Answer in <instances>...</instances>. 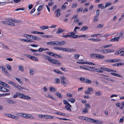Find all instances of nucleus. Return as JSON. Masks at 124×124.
Segmentation results:
<instances>
[{"mask_svg": "<svg viewBox=\"0 0 124 124\" xmlns=\"http://www.w3.org/2000/svg\"><path fill=\"white\" fill-rule=\"evenodd\" d=\"M87 120H86V121H88L90 122L93 123V121L92 120H94V119H92L91 118H88V119L86 118Z\"/></svg>", "mask_w": 124, "mask_h": 124, "instance_id": "c9c22d12", "label": "nucleus"}, {"mask_svg": "<svg viewBox=\"0 0 124 124\" xmlns=\"http://www.w3.org/2000/svg\"><path fill=\"white\" fill-rule=\"evenodd\" d=\"M6 20L8 21H11L14 22L16 23V20L12 19L11 18L8 19H6Z\"/></svg>", "mask_w": 124, "mask_h": 124, "instance_id": "412c9836", "label": "nucleus"}, {"mask_svg": "<svg viewBox=\"0 0 124 124\" xmlns=\"http://www.w3.org/2000/svg\"><path fill=\"white\" fill-rule=\"evenodd\" d=\"M49 28L48 26H42L41 27H40V28L43 30H44L45 29H48Z\"/></svg>", "mask_w": 124, "mask_h": 124, "instance_id": "a211bd4d", "label": "nucleus"}, {"mask_svg": "<svg viewBox=\"0 0 124 124\" xmlns=\"http://www.w3.org/2000/svg\"><path fill=\"white\" fill-rule=\"evenodd\" d=\"M110 74L114 76H117L121 78H122V77L121 76L119 75L117 73H115L113 72L110 73Z\"/></svg>", "mask_w": 124, "mask_h": 124, "instance_id": "2eb2a0df", "label": "nucleus"}, {"mask_svg": "<svg viewBox=\"0 0 124 124\" xmlns=\"http://www.w3.org/2000/svg\"><path fill=\"white\" fill-rule=\"evenodd\" d=\"M16 94H17V95L18 96V97H19L20 98L23 99L24 96V94L22 93H16Z\"/></svg>", "mask_w": 124, "mask_h": 124, "instance_id": "39448f33", "label": "nucleus"}, {"mask_svg": "<svg viewBox=\"0 0 124 124\" xmlns=\"http://www.w3.org/2000/svg\"><path fill=\"white\" fill-rule=\"evenodd\" d=\"M48 115H39V116L40 117L42 118H44L45 119H48Z\"/></svg>", "mask_w": 124, "mask_h": 124, "instance_id": "4468645a", "label": "nucleus"}, {"mask_svg": "<svg viewBox=\"0 0 124 124\" xmlns=\"http://www.w3.org/2000/svg\"><path fill=\"white\" fill-rule=\"evenodd\" d=\"M8 83L9 84H11L12 85L14 86L15 87V86H16L17 85L15 83L12 81H9L8 82Z\"/></svg>", "mask_w": 124, "mask_h": 124, "instance_id": "5701e85b", "label": "nucleus"}, {"mask_svg": "<svg viewBox=\"0 0 124 124\" xmlns=\"http://www.w3.org/2000/svg\"><path fill=\"white\" fill-rule=\"evenodd\" d=\"M64 103V104L67 105L69 104L68 101L65 100H64L63 101Z\"/></svg>", "mask_w": 124, "mask_h": 124, "instance_id": "774afa93", "label": "nucleus"}, {"mask_svg": "<svg viewBox=\"0 0 124 124\" xmlns=\"http://www.w3.org/2000/svg\"><path fill=\"white\" fill-rule=\"evenodd\" d=\"M1 23H2L6 25H9V24H10V22H8V21H2L1 22Z\"/></svg>", "mask_w": 124, "mask_h": 124, "instance_id": "7c9ffc66", "label": "nucleus"}, {"mask_svg": "<svg viewBox=\"0 0 124 124\" xmlns=\"http://www.w3.org/2000/svg\"><path fill=\"white\" fill-rule=\"evenodd\" d=\"M55 94L58 98L60 99L62 98V94L58 92H56Z\"/></svg>", "mask_w": 124, "mask_h": 124, "instance_id": "9b49d317", "label": "nucleus"}, {"mask_svg": "<svg viewBox=\"0 0 124 124\" xmlns=\"http://www.w3.org/2000/svg\"><path fill=\"white\" fill-rule=\"evenodd\" d=\"M86 79L85 78L82 77H80L79 78L80 80L81 81L84 83H85V80Z\"/></svg>", "mask_w": 124, "mask_h": 124, "instance_id": "f704fd0d", "label": "nucleus"}, {"mask_svg": "<svg viewBox=\"0 0 124 124\" xmlns=\"http://www.w3.org/2000/svg\"><path fill=\"white\" fill-rule=\"evenodd\" d=\"M93 121V120H92ZM94 123L98 124H101L103 123V122L99 120H95L94 119L93 120Z\"/></svg>", "mask_w": 124, "mask_h": 124, "instance_id": "f3484780", "label": "nucleus"}, {"mask_svg": "<svg viewBox=\"0 0 124 124\" xmlns=\"http://www.w3.org/2000/svg\"><path fill=\"white\" fill-rule=\"evenodd\" d=\"M8 116L9 117L14 119V115H11L10 114H8Z\"/></svg>", "mask_w": 124, "mask_h": 124, "instance_id": "0e129e2a", "label": "nucleus"}, {"mask_svg": "<svg viewBox=\"0 0 124 124\" xmlns=\"http://www.w3.org/2000/svg\"><path fill=\"white\" fill-rule=\"evenodd\" d=\"M64 31H65L64 30H62L61 28H59L58 30V31L56 32V33H57L60 34Z\"/></svg>", "mask_w": 124, "mask_h": 124, "instance_id": "ddd939ff", "label": "nucleus"}, {"mask_svg": "<svg viewBox=\"0 0 124 124\" xmlns=\"http://www.w3.org/2000/svg\"><path fill=\"white\" fill-rule=\"evenodd\" d=\"M111 3H106L105 6V7H108L110 6L111 5Z\"/></svg>", "mask_w": 124, "mask_h": 124, "instance_id": "09e8293b", "label": "nucleus"}, {"mask_svg": "<svg viewBox=\"0 0 124 124\" xmlns=\"http://www.w3.org/2000/svg\"><path fill=\"white\" fill-rule=\"evenodd\" d=\"M54 63L55 64L58 66H60L61 65V63L59 61L57 60H55Z\"/></svg>", "mask_w": 124, "mask_h": 124, "instance_id": "c85d7f7f", "label": "nucleus"}, {"mask_svg": "<svg viewBox=\"0 0 124 124\" xmlns=\"http://www.w3.org/2000/svg\"><path fill=\"white\" fill-rule=\"evenodd\" d=\"M16 80H17L20 84H21L22 85V82L19 78H16Z\"/></svg>", "mask_w": 124, "mask_h": 124, "instance_id": "864d4df0", "label": "nucleus"}, {"mask_svg": "<svg viewBox=\"0 0 124 124\" xmlns=\"http://www.w3.org/2000/svg\"><path fill=\"white\" fill-rule=\"evenodd\" d=\"M30 35L28 34H24L23 35V36L24 37L26 38L27 39H30L29 37H30Z\"/></svg>", "mask_w": 124, "mask_h": 124, "instance_id": "a19ab883", "label": "nucleus"}, {"mask_svg": "<svg viewBox=\"0 0 124 124\" xmlns=\"http://www.w3.org/2000/svg\"><path fill=\"white\" fill-rule=\"evenodd\" d=\"M103 24H100L97 26V27L98 29L100 28H102L103 26Z\"/></svg>", "mask_w": 124, "mask_h": 124, "instance_id": "a18cd8bd", "label": "nucleus"}, {"mask_svg": "<svg viewBox=\"0 0 124 124\" xmlns=\"http://www.w3.org/2000/svg\"><path fill=\"white\" fill-rule=\"evenodd\" d=\"M112 60V62H116L121 61V60L120 59H114Z\"/></svg>", "mask_w": 124, "mask_h": 124, "instance_id": "9d476101", "label": "nucleus"}, {"mask_svg": "<svg viewBox=\"0 0 124 124\" xmlns=\"http://www.w3.org/2000/svg\"><path fill=\"white\" fill-rule=\"evenodd\" d=\"M46 53L47 54H49L50 55L53 56L54 55V54L52 52H46Z\"/></svg>", "mask_w": 124, "mask_h": 124, "instance_id": "bb28decb", "label": "nucleus"}, {"mask_svg": "<svg viewBox=\"0 0 124 124\" xmlns=\"http://www.w3.org/2000/svg\"><path fill=\"white\" fill-rule=\"evenodd\" d=\"M48 60L50 62L53 64H55V60L54 59H52L50 57V58H49Z\"/></svg>", "mask_w": 124, "mask_h": 124, "instance_id": "1a4fd4ad", "label": "nucleus"}, {"mask_svg": "<svg viewBox=\"0 0 124 124\" xmlns=\"http://www.w3.org/2000/svg\"><path fill=\"white\" fill-rule=\"evenodd\" d=\"M65 108L68 110L70 111H71V110L70 108L68 105L65 106Z\"/></svg>", "mask_w": 124, "mask_h": 124, "instance_id": "338daca9", "label": "nucleus"}, {"mask_svg": "<svg viewBox=\"0 0 124 124\" xmlns=\"http://www.w3.org/2000/svg\"><path fill=\"white\" fill-rule=\"evenodd\" d=\"M124 65V63H121L119 62L118 63L114 64L112 65V66H118Z\"/></svg>", "mask_w": 124, "mask_h": 124, "instance_id": "0eeeda50", "label": "nucleus"}, {"mask_svg": "<svg viewBox=\"0 0 124 124\" xmlns=\"http://www.w3.org/2000/svg\"><path fill=\"white\" fill-rule=\"evenodd\" d=\"M68 100L72 103H73L75 101V99L74 98L69 99H68Z\"/></svg>", "mask_w": 124, "mask_h": 124, "instance_id": "ea45409f", "label": "nucleus"}, {"mask_svg": "<svg viewBox=\"0 0 124 124\" xmlns=\"http://www.w3.org/2000/svg\"><path fill=\"white\" fill-rule=\"evenodd\" d=\"M85 67H87L88 68L91 69L93 71H95L96 68L93 67H90L89 66H86Z\"/></svg>", "mask_w": 124, "mask_h": 124, "instance_id": "a878e982", "label": "nucleus"}, {"mask_svg": "<svg viewBox=\"0 0 124 124\" xmlns=\"http://www.w3.org/2000/svg\"><path fill=\"white\" fill-rule=\"evenodd\" d=\"M124 52V51H120V50H117L116 51V53H115V54L116 55L117 54H120L121 53Z\"/></svg>", "mask_w": 124, "mask_h": 124, "instance_id": "393cba45", "label": "nucleus"}, {"mask_svg": "<svg viewBox=\"0 0 124 124\" xmlns=\"http://www.w3.org/2000/svg\"><path fill=\"white\" fill-rule=\"evenodd\" d=\"M54 72L58 74H60L61 75H63V73L60 71L58 69H54Z\"/></svg>", "mask_w": 124, "mask_h": 124, "instance_id": "423d86ee", "label": "nucleus"}, {"mask_svg": "<svg viewBox=\"0 0 124 124\" xmlns=\"http://www.w3.org/2000/svg\"><path fill=\"white\" fill-rule=\"evenodd\" d=\"M66 43V42L65 41H62L60 42V46H61L64 45Z\"/></svg>", "mask_w": 124, "mask_h": 124, "instance_id": "72a5a7b5", "label": "nucleus"}, {"mask_svg": "<svg viewBox=\"0 0 124 124\" xmlns=\"http://www.w3.org/2000/svg\"><path fill=\"white\" fill-rule=\"evenodd\" d=\"M53 56L54 57H55L56 58H59L60 57V58H62V57L61 56H59V55L56 54H54V55Z\"/></svg>", "mask_w": 124, "mask_h": 124, "instance_id": "2f4dec72", "label": "nucleus"}, {"mask_svg": "<svg viewBox=\"0 0 124 124\" xmlns=\"http://www.w3.org/2000/svg\"><path fill=\"white\" fill-rule=\"evenodd\" d=\"M91 83V81L88 79L86 78L85 80V83Z\"/></svg>", "mask_w": 124, "mask_h": 124, "instance_id": "e433bc0d", "label": "nucleus"}, {"mask_svg": "<svg viewBox=\"0 0 124 124\" xmlns=\"http://www.w3.org/2000/svg\"><path fill=\"white\" fill-rule=\"evenodd\" d=\"M88 110L87 108L84 109L83 110L82 113L83 114H84L88 112Z\"/></svg>", "mask_w": 124, "mask_h": 124, "instance_id": "69168bd1", "label": "nucleus"}, {"mask_svg": "<svg viewBox=\"0 0 124 124\" xmlns=\"http://www.w3.org/2000/svg\"><path fill=\"white\" fill-rule=\"evenodd\" d=\"M74 56L76 58L78 59L80 55L77 54H74Z\"/></svg>", "mask_w": 124, "mask_h": 124, "instance_id": "e2e57ef3", "label": "nucleus"}, {"mask_svg": "<svg viewBox=\"0 0 124 124\" xmlns=\"http://www.w3.org/2000/svg\"><path fill=\"white\" fill-rule=\"evenodd\" d=\"M25 114L24 113H17L16 115L24 117V116Z\"/></svg>", "mask_w": 124, "mask_h": 124, "instance_id": "4c0bfd02", "label": "nucleus"}, {"mask_svg": "<svg viewBox=\"0 0 124 124\" xmlns=\"http://www.w3.org/2000/svg\"><path fill=\"white\" fill-rule=\"evenodd\" d=\"M24 117L26 118H30L31 119H32L33 118V117L32 116L29 114H25L24 116Z\"/></svg>", "mask_w": 124, "mask_h": 124, "instance_id": "20e7f679", "label": "nucleus"}, {"mask_svg": "<svg viewBox=\"0 0 124 124\" xmlns=\"http://www.w3.org/2000/svg\"><path fill=\"white\" fill-rule=\"evenodd\" d=\"M30 58L31 60L35 61H37L38 60V59L36 57L34 56H30Z\"/></svg>", "mask_w": 124, "mask_h": 124, "instance_id": "dca6fc26", "label": "nucleus"}, {"mask_svg": "<svg viewBox=\"0 0 124 124\" xmlns=\"http://www.w3.org/2000/svg\"><path fill=\"white\" fill-rule=\"evenodd\" d=\"M29 37L30 39L31 40H34L35 36L30 35Z\"/></svg>", "mask_w": 124, "mask_h": 124, "instance_id": "603ef678", "label": "nucleus"}, {"mask_svg": "<svg viewBox=\"0 0 124 124\" xmlns=\"http://www.w3.org/2000/svg\"><path fill=\"white\" fill-rule=\"evenodd\" d=\"M109 49H104V54H106L109 53Z\"/></svg>", "mask_w": 124, "mask_h": 124, "instance_id": "c03bdc74", "label": "nucleus"}, {"mask_svg": "<svg viewBox=\"0 0 124 124\" xmlns=\"http://www.w3.org/2000/svg\"><path fill=\"white\" fill-rule=\"evenodd\" d=\"M55 46H60V42L58 41H54Z\"/></svg>", "mask_w": 124, "mask_h": 124, "instance_id": "8fccbe9b", "label": "nucleus"}, {"mask_svg": "<svg viewBox=\"0 0 124 124\" xmlns=\"http://www.w3.org/2000/svg\"><path fill=\"white\" fill-rule=\"evenodd\" d=\"M43 57L45 59H47L48 60L49 58H50V56H46V55H43Z\"/></svg>", "mask_w": 124, "mask_h": 124, "instance_id": "5fc2aeb1", "label": "nucleus"}, {"mask_svg": "<svg viewBox=\"0 0 124 124\" xmlns=\"http://www.w3.org/2000/svg\"><path fill=\"white\" fill-rule=\"evenodd\" d=\"M88 28V27L87 26H83L80 30L81 31H84L86 30Z\"/></svg>", "mask_w": 124, "mask_h": 124, "instance_id": "c756f323", "label": "nucleus"}, {"mask_svg": "<svg viewBox=\"0 0 124 124\" xmlns=\"http://www.w3.org/2000/svg\"><path fill=\"white\" fill-rule=\"evenodd\" d=\"M103 78L105 80H108L112 82H114L115 81L114 80L109 78H107L105 77H103Z\"/></svg>", "mask_w": 124, "mask_h": 124, "instance_id": "aec40b11", "label": "nucleus"}, {"mask_svg": "<svg viewBox=\"0 0 124 124\" xmlns=\"http://www.w3.org/2000/svg\"><path fill=\"white\" fill-rule=\"evenodd\" d=\"M23 96V99L28 100L30 99L31 98L30 97L27 95H24Z\"/></svg>", "mask_w": 124, "mask_h": 124, "instance_id": "b1692460", "label": "nucleus"}, {"mask_svg": "<svg viewBox=\"0 0 124 124\" xmlns=\"http://www.w3.org/2000/svg\"><path fill=\"white\" fill-rule=\"evenodd\" d=\"M49 88L50 91L52 92H54L56 90V89L55 88L51 87H50Z\"/></svg>", "mask_w": 124, "mask_h": 124, "instance_id": "cd10ccee", "label": "nucleus"}, {"mask_svg": "<svg viewBox=\"0 0 124 124\" xmlns=\"http://www.w3.org/2000/svg\"><path fill=\"white\" fill-rule=\"evenodd\" d=\"M49 2L50 3H48V6H51L53 4V3L52 2V0H50Z\"/></svg>", "mask_w": 124, "mask_h": 124, "instance_id": "680f3d73", "label": "nucleus"}, {"mask_svg": "<svg viewBox=\"0 0 124 124\" xmlns=\"http://www.w3.org/2000/svg\"><path fill=\"white\" fill-rule=\"evenodd\" d=\"M60 9H58L55 10V13L56 14V16L57 17H59L60 15L61 14L60 13Z\"/></svg>", "mask_w": 124, "mask_h": 124, "instance_id": "7ed1b4c3", "label": "nucleus"}, {"mask_svg": "<svg viewBox=\"0 0 124 124\" xmlns=\"http://www.w3.org/2000/svg\"><path fill=\"white\" fill-rule=\"evenodd\" d=\"M1 88V91L2 92H5V90L6 88L5 87L3 86H2Z\"/></svg>", "mask_w": 124, "mask_h": 124, "instance_id": "13d9d810", "label": "nucleus"}, {"mask_svg": "<svg viewBox=\"0 0 124 124\" xmlns=\"http://www.w3.org/2000/svg\"><path fill=\"white\" fill-rule=\"evenodd\" d=\"M42 5H40V6H39L38 8V9H37V11H40L42 9Z\"/></svg>", "mask_w": 124, "mask_h": 124, "instance_id": "6e6d98bb", "label": "nucleus"}, {"mask_svg": "<svg viewBox=\"0 0 124 124\" xmlns=\"http://www.w3.org/2000/svg\"><path fill=\"white\" fill-rule=\"evenodd\" d=\"M98 59H102L104 58L105 57L104 56L99 54H98Z\"/></svg>", "mask_w": 124, "mask_h": 124, "instance_id": "4be33fe9", "label": "nucleus"}, {"mask_svg": "<svg viewBox=\"0 0 124 124\" xmlns=\"http://www.w3.org/2000/svg\"><path fill=\"white\" fill-rule=\"evenodd\" d=\"M66 78L64 76H62L61 77V82L62 85H64L65 84V85H64V86H66V83L65 81Z\"/></svg>", "mask_w": 124, "mask_h": 124, "instance_id": "f03ea898", "label": "nucleus"}, {"mask_svg": "<svg viewBox=\"0 0 124 124\" xmlns=\"http://www.w3.org/2000/svg\"><path fill=\"white\" fill-rule=\"evenodd\" d=\"M55 83H57V84H58V83H59L60 81V80L58 78H56L55 79Z\"/></svg>", "mask_w": 124, "mask_h": 124, "instance_id": "bf43d9fd", "label": "nucleus"}, {"mask_svg": "<svg viewBox=\"0 0 124 124\" xmlns=\"http://www.w3.org/2000/svg\"><path fill=\"white\" fill-rule=\"evenodd\" d=\"M16 89L18 90H19L21 91V86L18 85H16V86H15V87Z\"/></svg>", "mask_w": 124, "mask_h": 124, "instance_id": "de8ad7c7", "label": "nucleus"}, {"mask_svg": "<svg viewBox=\"0 0 124 124\" xmlns=\"http://www.w3.org/2000/svg\"><path fill=\"white\" fill-rule=\"evenodd\" d=\"M78 118L81 119L85 120L86 121L87 120L86 118H88L87 117H85L80 116H78Z\"/></svg>", "mask_w": 124, "mask_h": 124, "instance_id": "473e14b6", "label": "nucleus"}, {"mask_svg": "<svg viewBox=\"0 0 124 124\" xmlns=\"http://www.w3.org/2000/svg\"><path fill=\"white\" fill-rule=\"evenodd\" d=\"M41 39L39 38V37L35 36L34 40H37V41H39Z\"/></svg>", "mask_w": 124, "mask_h": 124, "instance_id": "4d7b16f0", "label": "nucleus"}, {"mask_svg": "<svg viewBox=\"0 0 124 124\" xmlns=\"http://www.w3.org/2000/svg\"><path fill=\"white\" fill-rule=\"evenodd\" d=\"M75 33H74V32H70L69 33V35H63L62 37L65 38L71 37V38H73L75 35Z\"/></svg>", "mask_w": 124, "mask_h": 124, "instance_id": "f257e3e1", "label": "nucleus"}, {"mask_svg": "<svg viewBox=\"0 0 124 124\" xmlns=\"http://www.w3.org/2000/svg\"><path fill=\"white\" fill-rule=\"evenodd\" d=\"M54 42L55 41H54L48 42L47 43V45L49 44L51 46H55Z\"/></svg>", "mask_w": 124, "mask_h": 124, "instance_id": "6ab92c4d", "label": "nucleus"}, {"mask_svg": "<svg viewBox=\"0 0 124 124\" xmlns=\"http://www.w3.org/2000/svg\"><path fill=\"white\" fill-rule=\"evenodd\" d=\"M119 39V37H116L114 38L111 40V41H118Z\"/></svg>", "mask_w": 124, "mask_h": 124, "instance_id": "6e6552de", "label": "nucleus"}, {"mask_svg": "<svg viewBox=\"0 0 124 124\" xmlns=\"http://www.w3.org/2000/svg\"><path fill=\"white\" fill-rule=\"evenodd\" d=\"M61 47H60L55 46L54 47V49H55L61 51Z\"/></svg>", "mask_w": 124, "mask_h": 124, "instance_id": "37998d69", "label": "nucleus"}, {"mask_svg": "<svg viewBox=\"0 0 124 124\" xmlns=\"http://www.w3.org/2000/svg\"><path fill=\"white\" fill-rule=\"evenodd\" d=\"M47 97L50 98L53 100H54L55 101H56V99L55 98H54L51 95L49 94L48 96H46Z\"/></svg>", "mask_w": 124, "mask_h": 124, "instance_id": "58836bf2", "label": "nucleus"}, {"mask_svg": "<svg viewBox=\"0 0 124 124\" xmlns=\"http://www.w3.org/2000/svg\"><path fill=\"white\" fill-rule=\"evenodd\" d=\"M98 16H95L94 17V20L93 21V22L94 23H95L98 20V19L97 18V17Z\"/></svg>", "mask_w": 124, "mask_h": 124, "instance_id": "3c124183", "label": "nucleus"}, {"mask_svg": "<svg viewBox=\"0 0 124 124\" xmlns=\"http://www.w3.org/2000/svg\"><path fill=\"white\" fill-rule=\"evenodd\" d=\"M19 70L21 71H23V68L22 66L20 65L19 66Z\"/></svg>", "mask_w": 124, "mask_h": 124, "instance_id": "49530a36", "label": "nucleus"}, {"mask_svg": "<svg viewBox=\"0 0 124 124\" xmlns=\"http://www.w3.org/2000/svg\"><path fill=\"white\" fill-rule=\"evenodd\" d=\"M8 102L10 104H14L16 103V101L9 100L8 101Z\"/></svg>", "mask_w": 124, "mask_h": 124, "instance_id": "f8f14e48", "label": "nucleus"}, {"mask_svg": "<svg viewBox=\"0 0 124 124\" xmlns=\"http://www.w3.org/2000/svg\"><path fill=\"white\" fill-rule=\"evenodd\" d=\"M95 71L103 73V71L96 68Z\"/></svg>", "mask_w": 124, "mask_h": 124, "instance_id": "79ce46f5", "label": "nucleus"}, {"mask_svg": "<svg viewBox=\"0 0 124 124\" xmlns=\"http://www.w3.org/2000/svg\"><path fill=\"white\" fill-rule=\"evenodd\" d=\"M101 95V92L100 91H98L95 93V95L96 96H100Z\"/></svg>", "mask_w": 124, "mask_h": 124, "instance_id": "052dcab7", "label": "nucleus"}]
</instances>
